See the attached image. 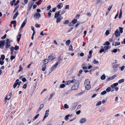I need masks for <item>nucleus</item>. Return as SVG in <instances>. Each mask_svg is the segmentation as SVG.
I'll list each match as a JSON object with an SVG mask.
<instances>
[{"label":"nucleus","instance_id":"obj_1","mask_svg":"<svg viewBox=\"0 0 125 125\" xmlns=\"http://www.w3.org/2000/svg\"><path fill=\"white\" fill-rule=\"evenodd\" d=\"M78 84L75 83L71 87V89L72 90H76L78 88Z\"/></svg>","mask_w":125,"mask_h":125},{"label":"nucleus","instance_id":"obj_2","mask_svg":"<svg viewBox=\"0 0 125 125\" xmlns=\"http://www.w3.org/2000/svg\"><path fill=\"white\" fill-rule=\"evenodd\" d=\"M55 58V56L54 54H50V55L48 58V59L49 60L51 61H52Z\"/></svg>","mask_w":125,"mask_h":125},{"label":"nucleus","instance_id":"obj_3","mask_svg":"<svg viewBox=\"0 0 125 125\" xmlns=\"http://www.w3.org/2000/svg\"><path fill=\"white\" fill-rule=\"evenodd\" d=\"M5 43L4 40H2L0 41V48L3 49L4 47Z\"/></svg>","mask_w":125,"mask_h":125},{"label":"nucleus","instance_id":"obj_4","mask_svg":"<svg viewBox=\"0 0 125 125\" xmlns=\"http://www.w3.org/2000/svg\"><path fill=\"white\" fill-rule=\"evenodd\" d=\"M41 17V15L40 13L36 12L35 13L34 15V17L35 19L39 18Z\"/></svg>","mask_w":125,"mask_h":125},{"label":"nucleus","instance_id":"obj_5","mask_svg":"<svg viewBox=\"0 0 125 125\" xmlns=\"http://www.w3.org/2000/svg\"><path fill=\"white\" fill-rule=\"evenodd\" d=\"M20 82V81H19V79H17L16 80L13 86V87L14 88L16 87L17 85Z\"/></svg>","mask_w":125,"mask_h":125},{"label":"nucleus","instance_id":"obj_6","mask_svg":"<svg viewBox=\"0 0 125 125\" xmlns=\"http://www.w3.org/2000/svg\"><path fill=\"white\" fill-rule=\"evenodd\" d=\"M61 12V10H60L59 11H56L54 17L55 18L58 17L59 15L60 14Z\"/></svg>","mask_w":125,"mask_h":125},{"label":"nucleus","instance_id":"obj_7","mask_svg":"<svg viewBox=\"0 0 125 125\" xmlns=\"http://www.w3.org/2000/svg\"><path fill=\"white\" fill-rule=\"evenodd\" d=\"M58 64V63H56L54 65H53V66H52V67L51 68L52 71L55 69L57 66Z\"/></svg>","mask_w":125,"mask_h":125},{"label":"nucleus","instance_id":"obj_8","mask_svg":"<svg viewBox=\"0 0 125 125\" xmlns=\"http://www.w3.org/2000/svg\"><path fill=\"white\" fill-rule=\"evenodd\" d=\"M49 110H47L45 112V115L42 121L44 120V119L46 118V117H47V116H48V115L49 114Z\"/></svg>","mask_w":125,"mask_h":125},{"label":"nucleus","instance_id":"obj_9","mask_svg":"<svg viewBox=\"0 0 125 125\" xmlns=\"http://www.w3.org/2000/svg\"><path fill=\"white\" fill-rule=\"evenodd\" d=\"M115 34L116 37H117L120 35V33L119 32V31L118 30H116Z\"/></svg>","mask_w":125,"mask_h":125},{"label":"nucleus","instance_id":"obj_10","mask_svg":"<svg viewBox=\"0 0 125 125\" xmlns=\"http://www.w3.org/2000/svg\"><path fill=\"white\" fill-rule=\"evenodd\" d=\"M56 19L57 20L56 22L57 23H58V22H60L61 21L62 19V18L61 17L60 15L59 17L57 18Z\"/></svg>","mask_w":125,"mask_h":125},{"label":"nucleus","instance_id":"obj_11","mask_svg":"<svg viewBox=\"0 0 125 125\" xmlns=\"http://www.w3.org/2000/svg\"><path fill=\"white\" fill-rule=\"evenodd\" d=\"M47 65L45 64H43L42 66V70L43 71H44L46 68V67Z\"/></svg>","mask_w":125,"mask_h":125},{"label":"nucleus","instance_id":"obj_12","mask_svg":"<svg viewBox=\"0 0 125 125\" xmlns=\"http://www.w3.org/2000/svg\"><path fill=\"white\" fill-rule=\"evenodd\" d=\"M118 85V83H114L113 84L111 85V87L112 88H114L115 87H116V86Z\"/></svg>","mask_w":125,"mask_h":125},{"label":"nucleus","instance_id":"obj_13","mask_svg":"<svg viewBox=\"0 0 125 125\" xmlns=\"http://www.w3.org/2000/svg\"><path fill=\"white\" fill-rule=\"evenodd\" d=\"M91 88V85L90 84H87L85 86V88L86 90H89Z\"/></svg>","mask_w":125,"mask_h":125},{"label":"nucleus","instance_id":"obj_14","mask_svg":"<svg viewBox=\"0 0 125 125\" xmlns=\"http://www.w3.org/2000/svg\"><path fill=\"white\" fill-rule=\"evenodd\" d=\"M26 22H27L26 20H25L21 24V29H22V28L25 25Z\"/></svg>","mask_w":125,"mask_h":125},{"label":"nucleus","instance_id":"obj_15","mask_svg":"<svg viewBox=\"0 0 125 125\" xmlns=\"http://www.w3.org/2000/svg\"><path fill=\"white\" fill-rule=\"evenodd\" d=\"M21 37V34L19 33L18 35L17 36V41L18 42H19L20 39Z\"/></svg>","mask_w":125,"mask_h":125},{"label":"nucleus","instance_id":"obj_16","mask_svg":"<svg viewBox=\"0 0 125 125\" xmlns=\"http://www.w3.org/2000/svg\"><path fill=\"white\" fill-rule=\"evenodd\" d=\"M49 59H45L43 60V63L44 64H46L47 63L49 62Z\"/></svg>","mask_w":125,"mask_h":125},{"label":"nucleus","instance_id":"obj_17","mask_svg":"<svg viewBox=\"0 0 125 125\" xmlns=\"http://www.w3.org/2000/svg\"><path fill=\"white\" fill-rule=\"evenodd\" d=\"M63 6V5L62 3H60L58 5L57 7L58 9H60L61 8H62Z\"/></svg>","mask_w":125,"mask_h":125},{"label":"nucleus","instance_id":"obj_18","mask_svg":"<svg viewBox=\"0 0 125 125\" xmlns=\"http://www.w3.org/2000/svg\"><path fill=\"white\" fill-rule=\"evenodd\" d=\"M110 48V46H105L104 47V50H107L108 49Z\"/></svg>","mask_w":125,"mask_h":125},{"label":"nucleus","instance_id":"obj_19","mask_svg":"<svg viewBox=\"0 0 125 125\" xmlns=\"http://www.w3.org/2000/svg\"><path fill=\"white\" fill-rule=\"evenodd\" d=\"M101 47L102 48L99 51V52L100 53H101L102 52H104V49L103 48V46H101Z\"/></svg>","mask_w":125,"mask_h":125},{"label":"nucleus","instance_id":"obj_20","mask_svg":"<svg viewBox=\"0 0 125 125\" xmlns=\"http://www.w3.org/2000/svg\"><path fill=\"white\" fill-rule=\"evenodd\" d=\"M90 83V82L89 81L88 79H86L84 81L85 84H86L87 83Z\"/></svg>","mask_w":125,"mask_h":125},{"label":"nucleus","instance_id":"obj_21","mask_svg":"<svg viewBox=\"0 0 125 125\" xmlns=\"http://www.w3.org/2000/svg\"><path fill=\"white\" fill-rule=\"evenodd\" d=\"M18 14V11H17L16 12V13L14 15L13 17V19H15L17 17V16Z\"/></svg>","mask_w":125,"mask_h":125},{"label":"nucleus","instance_id":"obj_22","mask_svg":"<svg viewBox=\"0 0 125 125\" xmlns=\"http://www.w3.org/2000/svg\"><path fill=\"white\" fill-rule=\"evenodd\" d=\"M10 46V42H7L6 43V48H9Z\"/></svg>","mask_w":125,"mask_h":125},{"label":"nucleus","instance_id":"obj_23","mask_svg":"<svg viewBox=\"0 0 125 125\" xmlns=\"http://www.w3.org/2000/svg\"><path fill=\"white\" fill-rule=\"evenodd\" d=\"M77 22V20L76 19H74L72 21V23L73 24H75Z\"/></svg>","mask_w":125,"mask_h":125},{"label":"nucleus","instance_id":"obj_24","mask_svg":"<svg viewBox=\"0 0 125 125\" xmlns=\"http://www.w3.org/2000/svg\"><path fill=\"white\" fill-rule=\"evenodd\" d=\"M69 50H71L72 51H73V46L72 45H70L69 47Z\"/></svg>","mask_w":125,"mask_h":125},{"label":"nucleus","instance_id":"obj_25","mask_svg":"<svg viewBox=\"0 0 125 125\" xmlns=\"http://www.w3.org/2000/svg\"><path fill=\"white\" fill-rule=\"evenodd\" d=\"M70 115L69 114H68L66 115L65 117V119L66 120H68L69 119V117Z\"/></svg>","mask_w":125,"mask_h":125},{"label":"nucleus","instance_id":"obj_26","mask_svg":"<svg viewBox=\"0 0 125 125\" xmlns=\"http://www.w3.org/2000/svg\"><path fill=\"white\" fill-rule=\"evenodd\" d=\"M82 68L83 69L85 70L87 69V67L85 66L84 64H83L82 65Z\"/></svg>","mask_w":125,"mask_h":125},{"label":"nucleus","instance_id":"obj_27","mask_svg":"<svg viewBox=\"0 0 125 125\" xmlns=\"http://www.w3.org/2000/svg\"><path fill=\"white\" fill-rule=\"evenodd\" d=\"M10 98V97H8V95H6V97L5 98V99L4 101L6 103L7 102L6 100H9Z\"/></svg>","mask_w":125,"mask_h":125},{"label":"nucleus","instance_id":"obj_28","mask_svg":"<svg viewBox=\"0 0 125 125\" xmlns=\"http://www.w3.org/2000/svg\"><path fill=\"white\" fill-rule=\"evenodd\" d=\"M115 46H116L120 44V43L119 42H116L115 43Z\"/></svg>","mask_w":125,"mask_h":125},{"label":"nucleus","instance_id":"obj_29","mask_svg":"<svg viewBox=\"0 0 125 125\" xmlns=\"http://www.w3.org/2000/svg\"><path fill=\"white\" fill-rule=\"evenodd\" d=\"M77 105V104L76 103H74L73 104V105L72 107V108L73 109H74L76 107Z\"/></svg>","mask_w":125,"mask_h":125},{"label":"nucleus","instance_id":"obj_30","mask_svg":"<svg viewBox=\"0 0 125 125\" xmlns=\"http://www.w3.org/2000/svg\"><path fill=\"white\" fill-rule=\"evenodd\" d=\"M86 120L85 118L82 119L80 121V122L81 123H83Z\"/></svg>","mask_w":125,"mask_h":125},{"label":"nucleus","instance_id":"obj_31","mask_svg":"<svg viewBox=\"0 0 125 125\" xmlns=\"http://www.w3.org/2000/svg\"><path fill=\"white\" fill-rule=\"evenodd\" d=\"M70 83H75L76 81V80L75 79H73L72 80H70Z\"/></svg>","mask_w":125,"mask_h":125},{"label":"nucleus","instance_id":"obj_32","mask_svg":"<svg viewBox=\"0 0 125 125\" xmlns=\"http://www.w3.org/2000/svg\"><path fill=\"white\" fill-rule=\"evenodd\" d=\"M15 0H13L12 1H11L10 2V3L11 5L13 6V3H15Z\"/></svg>","mask_w":125,"mask_h":125},{"label":"nucleus","instance_id":"obj_33","mask_svg":"<svg viewBox=\"0 0 125 125\" xmlns=\"http://www.w3.org/2000/svg\"><path fill=\"white\" fill-rule=\"evenodd\" d=\"M106 77L104 75H102L101 77V79L102 80H104L105 78Z\"/></svg>","mask_w":125,"mask_h":125},{"label":"nucleus","instance_id":"obj_34","mask_svg":"<svg viewBox=\"0 0 125 125\" xmlns=\"http://www.w3.org/2000/svg\"><path fill=\"white\" fill-rule=\"evenodd\" d=\"M110 33V32L108 30H106L105 33V35L106 36H107Z\"/></svg>","mask_w":125,"mask_h":125},{"label":"nucleus","instance_id":"obj_35","mask_svg":"<svg viewBox=\"0 0 125 125\" xmlns=\"http://www.w3.org/2000/svg\"><path fill=\"white\" fill-rule=\"evenodd\" d=\"M122 14V10L121 9L120 10V12L119 14V19H120L121 17Z\"/></svg>","mask_w":125,"mask_h":125},{"label":"nucleus","instance_id":"obj_36","mask_svg":"<svg viewBox=\"0 0 125 125\" xmlns=\"http://www.w3.org/2000/svg\"><path fill=\"white\" fill-rule=\"evenodd\" d=\"M110 43L108 42H106L105 43H104V45H109Z\"/></svg>","mask_w":125,"mask_h":125},{"label":"nucleus","instance_id":"obj_37","mask_svg":"<svg viewBox=\"0 0 125 125\" xmlns=\"http://www.w3.org/2000/svg\"><path fill=\"white\" fill-rule=\"evenodd\" d=\"M70 42V41L69 40H67L66 42V45H69Z\"/></svg>","mask_w":125,"mask_h":125},{"label":"nucleus","instance_id":"obj_38","mask_svg":"<svg viewBox=\"0 0 125 125\" xmlns=\"http://www.w3.org/2000/svg\"><path fill=\"white\" fill-rule=\"evenodd\" d=\"M70 84V80H68L65 82V84L66 85H68Z\"/></svg>","mask_w":125,"mask_h":125},{"label":"nucleus","instance_id":"obj_39","mask_svg":"<svg viewBox=\"0 0 125 125\" xmlns=\"http://www.w3.org/2000/svg\"><path fill=\"white\" fill-rule=\"evenodd\" d=\"M93 62L95 64H97L99 63V62L96 60H94Z\"/></svg>","mask_w":125,"mask_h":125},{"label":"nucleus","instance_id":"obj_40","mask_svg":"<svg viewBox=\"0 0 125 125\" xmlns=\"http://www.w3.org/2000/svg\"><path fill=\"white\" fill-rule=\"evenodd\" d=\"M1 58L2 60H3L5 58V56L3 54H2L1 55Z\"/></svg>","mask_w":125,"mask_h":125},{"label":"nucleus","instance_id":"obj_41","mask_svg":"<svg viewBox=\"0 0 125 125\" xmlns=\"http://www.w3.org/2000/svg\"><path fill=\"white\" fill-rule=\"evenodd\" d=\"M65 84H61L60 86V87L61 88H63L65 86Z\"/></svg>","mask_w":125,"mask_h":125},{"label":"nucleus","instance_id":"obj_42","mask_svg":"<svg viewBox=\"0 0 125 125\" xmlns=\"http://www.w3.org/2000/svg\"><path fill=\"white\" fill-rule=\"evenodd\" d=\"M42 2V1L41 0H40L39 1L37 2L36 3V4L38 5L39 4H40Z\"/></svg>","mask_w":125,"mask_h":125},{"label":"nucleus","instance_id":"obj_43","mask_svg":"<svg viewBox=\"0 0 125 125\" xmlns=\"http://www.w3.org/2000/svg\"><path fill=\"white\" fill-rule=\"evenodd\" d=\"M119 31L120 33H122L123 32V28H122L121 27H119Z\"/></svg>","mask_w":125,"mask_h":125},{"label":"nucleus","instance_id":"obj_44","mask_svg":"<svg viewBox=\"0 0 125 125\" xmlns=\"http://www.w3.org/2000/svg\"><path fill=\"white\" fill-rule=\"evenodd\" d=\"M19 46H16L14 48V49L15 50H17L18 49H19Z\"/></svg>","mask_w":125,"mask_h":125},{"label":"nucleus","instance_id":"obj_45","mask_svg":"<svg viewBox=\"0 0 125 125\" xmlns=\"http://www.w3.org/2000/svg\"><path fill=\"white\" fill-rule=\"evenodd\" d=\"M64 108L66 109L68 108L69 107L68 105L66 104H65L64 105Z\"/></svg>","mask_w":125,"mask_h":125},{"label":"nucleus","instance_id":"obj_46","mask_svg":"<svg viewBox=\"0 0 125 125\" xmlns=\"http://www.w3.org/2000/svg\"><path fill=\"white\" fill-rule=\"evenodd\" d=\"M69 22V21L68 20H67L65 21L64 22L63 24H67Z\"/></svg>","mask_w":125,"mask_h":125},{"label":"nucleus","instance_id":"obj_47","mask_svg":"<svg viewBox=\"0 0 125 125\" xmlns=\"http://www.w3.org/2000/svg\"><path fill=\"white\" fill-rule=\"evenodd\" d=\"M124 81V79H121L120 80L118 81V83H121L123 82Z\"/></svg>","mask_w":125,"mask_h":125},{"label":"nucleus","instance_id":"obj_48","mask_svg":"<svg viewBox=\"0 0 125 125\" xmlns=\"http://www.w3.org/2000/svg\"><path fill=\"white\" fill-rule=\"evenodd\" d=\"M44 106V105L43 104H41L39 107V108L40 109H41Z\"/></svg>","mask_w":125,"mask_h":125},{"label":"nucleus","instance_id":"obj_49","mask_svg":"<svg viewBox=\"0 0 125 125\" xmlns=\"http://www.w3.org/2000/svg\"><path fill=\"white\" fill-rule=\"evenodd\" d=\"M22 68L21 66H20L19 67V69L18 70V72H20L21 71H22Z\"/></svg>","mask_w":125,"mask_h":125},{"label":"nucleus","instance_id":"obj_50","mask_svg":"<svg viewBox=\"0 0 125 125\" xmlns=\"http://www.w3.org/2000/svg\"><path fill=\"white\" fill-rule=\"evenodd\" d=\"M14 49V47L13 46H12L10 48V51L13 52Z\"/></svg>","mask_w":125,"mask_h":125},{"label":"nucleus","instance_id":"obj_51","mask_svg":"<svg viewBox=\"0 0 125 125\" xmlns=\"http://www.w3.org/2000/svg\"><path fill=\"white\" fill-rule=\"evenodd\" d=\"M39 114H38L36 115L35 117H34V118L33 119V120H35L39 116Z\"/></svg>","mask_w":125,"mask_h":125},{"label":"nucleus","instance_id":"obj_52","mask_svg":"<svg viewBox=\"0 0 125 125\" xmlns=\"http://www.w3.org/2000/svg\"><path fill=\"white\" fill-rule=\"evenodd\" d=\"M111 90V88L110 87H109L106 89V91L108 92H109Z\"/></svg>","mask_w":125,"mask_h":125},{"label":"nucleus","instance_id":"obj_53","mask_svg":"<svg viewBox=\"0 0 125 125\" xmlns=\"http://www.w3.org/2000/svg\"><path fill=\"white\" fill-rule=\"evenodd\" d=\"M106 91H104L103 92H102L101 93V94H102V95H103L104 94H106Z\"/></svg>","mask_w":125,"mask_h":125},{"label":"nucleus","instance_id":"obj_54","mask_svg":"<svg viewBox=\"0 0 125 125\" xmlns=\"http://www.w3.org/2000/svg\"><path fill=\"white\" fill-rule=\"evenodd\" d=\"M16 21H11V24H14L16 23Z\"/></svg>","mask_w":125,"mask_h":125},{"label":"nucleus","instance_id":"obj_55","mask_svg":"<svg viewBox=\"0 0 125 125\" xmlns=\"http://www.w3.org/2000/svg\"><path fill=\"white\" fill-rule=\"evenodd\" d=\"M69 5H67L66 6L65 9H69Z\"/></svg>","mask_w":125,"mask_h":125},{"label":"nucleus","instance_id":"obj_56","mask_svg":"<svg viewBox=\"0 0 125 125\" xmlns=\"http://www.w3.org/2000/svg\"><path fill=\"white\" fill-rule=\"evenodd\" d=\"M6 36H7V35L6 34H5L3 36L1 37V39H5L6 38Z\"/></svg>","mask_w":125,"mask_h":125},{"label":"nucleus","instance_id":"obj_57","mask_svg":"<svg viewBox=\"0 0 125 125\" xmlns=\"http://www.w3.org/2000/svg\"><path fill=\"white\" fill-rule=\"evenodd\" d=\"M15 56H11L10 57V59L11 60H12L14 59L15 58Z\"/></svg>","mask_w":125,"mask_h":125},{"label":"nucleus","instance_id":"obj_58","mask_svg":"<svg viewBox=\"0 0 125 125\" xmlns=\"http://www.w3.org/2000/svg\"><path fill=\"white\" fill-rule=\"evenodd\" d=\"M4 63V61L3 60L0 61V64L1 65H2Z\"/></svg>","mask_w":125,"mask_h":125},{"label":"nucleus","instance_id":"obj_59","mask_svg":"<svg viewBox=\"0 0 125 125\" xmlns=\"http://www.w3.org/2000/svg\"><path fill=\"white\" fill-rule=\"evenodd\" d=\"M22 81L23 82H25L27 81V80L25 78H23L22 79Z\"/></svg>","mask_w":125,"mask_h":125},{"label":"nucleus","instance_id":"obj_60","mask_svg":"<svg viewBox=\"0 0 125 125\" xmlns=\"http://www.w3.org/2000/svg\"><path fill=\"white\" fill-rule=\"evenodd\" d=\"M27 86V84H24L23 86V88L24 89H25Z\"/></svg>","mask_w":125,"mask_h":125},{"label":"nucleus","instance_id":"obj_61","mask_svg":"<svg viewBox=\"0 0 125 125\" xmlns=\"http://www.w3.org/2000/svg\"><path fill=\"white\" fill-rule=\"evenodd\" d=\"M19 0H17L16 2L14 4V5L16 6L17 5L18 3H19Z\"/></svg>","mask_w":125,"mask_h":125},{"label":"nucleus","instance_id":"obj_62","mask_svg":"<svg viewBox=\"0 0 125 125\" xmlns=\"http://www.w3.org/2000/svg\"><path fill=\"white\" fill-rule=\"evenodd\" d=\"M101 104V101H99L96 104V105H100Z\"/></svg>","mask_w":125,"mask_h":125},{"label":"nucleus","instance_id":"obj_63","mask_svg":"<svg viewBox=\"0 0 125 125\" xmlns=\"http://www.w3.org/2000/svg\"><path fill=\"white\" fill-rule=\"evenodd\" d=\"M51 15V13L50 12H49L48 13V16L49 18L50 17Z\"/></svg>","mask_w":125,"mask_h":125},{"label":"nucleus","instance_id":"obj_64","mask_svg":"<svg viewBox=\"0 0 125 125\" xmlns=\"http://www.w3.org/2000/svg\"><path fill=\"white\" fill-rule=\"evenodd\" d=\"M51 6L50 5L49 6L47 7V10H49L51 8Z\"/></svg>","mask_w":125,"mask_h":125}]
</instances>
